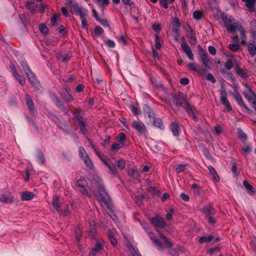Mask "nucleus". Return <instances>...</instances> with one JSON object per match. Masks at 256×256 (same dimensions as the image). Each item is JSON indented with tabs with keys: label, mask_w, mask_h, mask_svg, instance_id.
<instances>
[{
	"label": "nucleus",
	"mask_w": 256,
	"mask_h": 256,
	"mask_svg": "<svg viewBox=\"0 0 256 256\" xmlns=\"http://www.w3.org/2000/svg\"><path fill=\"white\" fill-rule=\"evenodd\" d=\"M159 235L160 238L162 240L164 244H162L160 241L157 239L156 236L154 235L153 233L150 232H149L150 238L153 241V242L158 250H162L164 248H170L172 247V242L170 241L166 236L161 233H160Z\"/></svg>",
	"instance_id": "f257e3e1"
},
{
	"label": "nucleus",
	"mask_w": 256,
	"mask_h": 256,
	"mask_svg": "<svg viewBox=\"0 0 256 256\" xmlns=\"http://www.w3.org/2000/svg\"><path fill=\"white\" fill-rule=\"evenodd\" d=\"M66 4L70 10V11L72 14H74L80 16L82 15H88V10L82 6H80L76 2L73 0H69L67 2Z\"/></svg>",
	"instance_id": "f03ea898"
},
{
	"label": "nucleus",
	"mask_w": 256,
	"mask_h": 256,
	"mask_svg": "<svg viewBox=\"0 0 256 256\" xmlns=\"http://www.w3.org/2000/svg\"><path fill=\"white\" fill-rule=\"evenodd\" d=\"M176 104L178 106H182L187 112L188 114H190V112L193 114V110L190 106V104L185 98L184 94L182 92H179L176 98Z\"/></svg>",
	"instance_id": "7ed1b4c3"
},
{
	"label": "nucleus",
	"mask_w": 256,
	"mask_h": 256,
	"mask_svg": "<svg viewBox=\"0 0 256 256\" xmlns=\"http://www.w3.org/2000/svg\"><path fill=\"white\" fill-rule=\"evenodd\" d=\"M100 197L98 200L102 207L109 208V204L110 202V198L104 188L102 186H98Z\"/></svg>",
	"instance_id": "20e7f679"
},
{
	"label": "nucleus",
	"mask_w": 256,
	"mask_h": 256,
	"mask_svg": "<svg viewBox=\"0 0 256 256\" xmlns=\"http://www.w3.org/2000/svg\"><path fill=\"white\" fill-rule=\"evenodd\" d=\"M220 100L222 105H224L227 109L228 111L230 112L232 110V107L228 100V94L224 86H220Z\"/></svg>",
	"instance_id": "39448f33"
},
{
	"label": "nucleus",
	"mask_w": 256,
	"mask_h": 256,
	"mask_svg": "<svg viewBox=\"0 0 256 256\" xmlns=\"http://www.w3.org/2000/svg\"><path fill=\"white\" fill-rule=\"evenodd\" d=\"M132 125L133 128L138 132L139 135L144 136L146 134V128L142 122L134 120Z\"/></svg>",
	"instance_id": "423d86ee"
},
{
	"label": "nucleus",
	"mask_w": 256,
	"mask_h": 256,
	"mask_svg": "<svg viewBox=\"0 0 256 256\" xmlns=\"http://www.w3.org/2000/svg\"><path fill=\"white\" fill-rule=\"evenodd\" d=\"M244 86L246 88V90L242 92V94L248 102H250L256 99V94L252 88L246 84H244Z\"/></svg>",
	"instance_id": "0eeeda50"
},
{
	"label": "nucleus",
	"mask_w": 256,
	"mask_h": 256,
	"mask_svg": "<svg viewBox=\"0 0 256 256\" xmlns=\"http://www.w3.org/2000/svg\"><path fill=\"white\" fill-rule=\"evenodd\" d=\"M150 222L156 228H164L166 226L163 218L159 216L151 218Z\"/></svg>",
	"instance_id": "6e6552de"
},
{
	"label": "nucleus",
	"mask_w": 256,
	"mask_h": 256,
	"mask_svg": "<svg viewBox=\"0 0 256 256\" xmlns=\"http://www.w3.org/2000/svg\"><path fill=\"white\" fill-rule=\"evenodd\" d=\"M181 47L182 48L184 52L186 54L190 60H194V55L191 50V49L189 46L187 42H186L184 38L182 39Z\"/></svg>",
	"instance_id": "1a4fd4ad"
},
{
	"label": "nucleus",
	"mask_w": 256,
	"mask_h": 256,
	"mask_svg": "<svg viewBox=\"0 0 256 256\" xmlns=\"http://www.w3.org/2000/svg\"><path fill=\"white\" fill-rule=\"evenodd\" d=\"M103 248V242L98 240L94 246L90 251L89 256H95L96 254L100 252Z\"/></svg>",
	"instance_id": "9d476101"
},
{
	"label": "nucleus",
	"mask_w": 256,
	"mask_h": 256,
	"mask_svg": "<svg viewBox=\"0 0 256 256\" xmlns=\"http://www.w3.org/2000/svg\"><path fill=\"white\" fill-rule=\"evenodd\" d=\"M25 100L29 110L33 114H36L37 112L35 109L34 102L30 96L26 94L25 95Z\"/></svg>",
	"instance_id": "9b49d317"
},
{
	"label": "nucleus",
	"mask_w": 256,
	"mask_h": 256,
	"mask_svg": "<svg viewBox=\"0 0 256 256\" xmlns=\"http://www.w3.org/2000/svg\"><path fill=\"white\" fill-rule=\"evenodd\" d=\"M102 161L104 164L110 170L109 172L110 174L114 176H118V170L113 162H110L109 163L104 160H102Z\"/></svg>",
	"instance_id": "f8f14e48"
},
{
	"label": "nucleus",
	"mask_w": 256,
	"mask_h": 256,
	"mask_svg": "<svg viewBox=\"0 0 256 256\" xmlns=\"http://www.w3.org/2000/svg\"><path fill=\"white\" fill-rule=\"evenodd\" d=\"M0 201L6 204H12L14 202V198L10 194H3L0 195Z\"/></svg>",
	"instance_id": "ddd939ff"
},
{
	"label": "nucleus",
	"mask_w": 256,
	"mask_h": 256,
	"mask_svg": "<svg viewBox=\"0 0 256 256\" xmlns=\"http://www.w3.org/2000/svg\"><path fill=\"white\" fill-rule=\"evenodd\" d=\"M233 96L234 98L240 106H243L248 110H250L244 102L240 94L238 92H235Z\"/></svg>",
	"instance_id": "4468645a"
},
{
	"label": "nucleus",
	"mask_w": 256,
	"mask_h": 256,
	"mask_svg": "<svg viewBox=\"0 0 256 256\" xmlns=\"http://www.w3.org/2000/svg\"><path fill=\"white\" fill-rule=\"evenodd\" d=\"M202 212L206 216L215 214V210L211 204H208L204 206Z\"/></svg>",
	"instance_id": "2eb2a0df"
},
{
	"label": "nucleus",
	"mask_w": 256,
	"mask_h": 256,
	"mask_svg": "<svg viewBox=\"0 0 256 256\" xmlns=\"http://www.w3.org/2000/svg\"><path fill=\"white\" fill-rule=\"evenodd\" d=\"M170 128L174 136H178L179 134L180 128L178 121H174L172 122L170 125Z\"/></svg>",
	"instance_id": "dca6fc26"
},
{
	"label": "nucleus",
	"mask_w": 256,
	"mask_h": 256,
	"mask_svg": "<svg viewBox=\"0 0 256 256\" xmlns=\"http://www.w3.org/2000/svg\"><path fill=\"white\" fill-rule=\"evenodd\" d=\"M61 96L62 98L66 102H70L74 100V98L70 94V93L68 92L67 89L64 88L62 90L61 92Z\"/></svg>",
	"instance_id": "f3484780"
},
{
	"label": "nucleus",
	"mask_w": 256,
	"mask_h": 256,
	"mask_svg": "<svg viewBox=\"0 0 256 256\" xmlns=\"http://www.w3.org/2000/svg\"><path fill=\"white\" fill-rule=\"evenodd\" d=\"M245 2L246 6L248 9L249 12H254L255 10L254 4L256 0H242Z\"/></svg>",
	"instance_id": "a211bd4d"
},
{
	"label": "nucleus",
	"mask_w": 256,
	"mask_h": 256,
	"mask_svg": "<svg viewBox=\"0 0 256 256\" xmlns=\"http://www.w3.org/2000/svg\"><path fill=\"white\" fill-rule=\"evenodd\" d=\"M64 204H60V200L57 196H54L53 197L52 204L53 208L56 210L58 212L60 210V208H62Z\"/></svg>",
	"instance_id": "6ab92c4d"
},
{
	"label": "nucleus",
	"mask_w": 256,
	"mask_h": 256,
	"mask_svg": "<svg viewBox=\"0 0 256 256\" xmlns=\"http://www.w3.org/2000/svg\"><path fill=\"white\" fill-rule=\"evenodd\" d=\"M80 111L78 110H76L74 112V116L75 117L79 126L86 124V122L84 121L83 117L80 115Z\"/></svg>",
	"instance_id": "aec40b11"
},
{
	"label": "nucleus",
	"mask_w": 256,
	"mask_h": 256,
	"mask_svg": "<svg viewBox=\"0 0 256 256\" xmlns=\"http://www.w3.org/2000/svg\"><path fill=\"white\" fill-rule=\"evenodd\" d=\"M28 75H26L30 83L35 87H37L38 85V82L34 74L31 72L28 74Z\"/></svg>",
	"instance_id": "412c9836"
},
{
	"label": "nucleus",
	"mask_w": 256,
	"mask_h": 256,
	"mask_svg": "<svg viewBox=\"0 0 256 256\" xmlns=\"http://www.w3.org/2000/svg\"><path fill=\"white\" fill-rule=\"evenodd\" d=\"M34 197V194L32 192L26 191L21 194V199L22 200H30Z\"/></svg>",
	"instance_id": "4be33fe9"
},
{
	"label": "nucleus",
	"mask_w": 256,
	"mask_h": 256,
	"mask_svg": "<svg viewBox=\"0 0 256 256\" xmlns=\"http://www.w3.org/2000/svg\"><path fill=\"white\" fill-rule=\"evenodd\" d=\"M200 57L204 66L208 68H210V66L209 64V59L208 58V54L204 52L203 53L202 52L200 54Z\"/></svg>",
	"instance_id": "5701e85b"
},
{
	"label": "nucleus",
	"mask_w": 256,
	"mask_h": 256,
	"mask_svg": "<svg viewBox=\"0 0 256 256\" xmlns=\"http://www.w3.org/2000/svg\"><path fill=\"white\" fill-rule=\"evenodd\" d=\"M222 19L224 24V26L226 28L235 22L234 19L232 18L230 16H222Z\"/></svg>",
	"instance_id": "b1692460"
},
{
	"label": "nucleus",
	"mask_w": 256,
	"mask_h": 256,
	"mask_svg": "<svg viewBox=\"0 0 256 256\" xmlns=\"http://www.w3.org/2000/svg\"><path fill=\"white\" fill-rule=\"evenodd\" d=\"M243 185L246 188L248 192L250 194H252L255 192V188L252 184H249L248 181L244 180L243 182Z\"/></svg>",
	"instance_id": "393cba45"
},
{
	"label": "nucleus",
	"mask_w": 256,
	"mask_h": 256,
	"mask_svg": "<svg viewBox=\"0 0 256 256\" xmlns=\"http://www.w3.org/2000/svg\"><path fill=\"white\" fill-rule=\"evenodd\" d=\"M236 74L243 79H246L248 78V73L242 68L238 66L236 70Z\"/></svg>",
	"instance_id": "a878e982"
},
{
	"label": "nucleus",
	"mask_w": 256,
	"mask_h": 256,
	"mask_svg": "<svg viewBox=\"0 0 256 256\" xmlns=\"http://www.w3.org/2000/svg\"><path fill=\"white\" fill-rule=\"evenodd\" d=\"M56 58L58 60L65 62L69 60L70 56L68 54H63L62 52H59L56 54Z\"/></svg>",
	"instance_id": "bb28decb"
},
{
	"label": "nucleus",
	"mask_w": 256,
	"mask_h": 256,
	"mask_svg": "<svg viewBox=\"0 0 256 256\" xmlns=\"http://www.w3.org/2000/svg\"><path fill=\"white\" fill-rule=\"evenodd\" d=\"M239 26L237 23L235 22L232 24L230 25L226 28L227 31L230 34H233L236 32V30H238Z\"/></svg>",
	"instance_id": "cd10ccee"
},
{
	"label": "nucleus",
	"mask_w": 256,
	"mask_h": 256,
	"mask_svg": "<svg viewBox=\"0 0 256 256\" xmlns=\"http://www.w3.org/2000/svg\"><path fill=\"white\" fill-rule=\"evenodd\" d=\"M20 65L22 68L23 70L25 72L26 75H29L28 74L32 72V70L26 61H22L20 62Z\"/></svg>",
	"instance_id": "c85d7f7f"
},
{
	"label": "nucleus",
	"mask_w": 256,
	"mask_h": 256,
	"mask_svg": "<svg viewBox=\"0 0 256 256\" xmlns=\"http://www.w3.org/2000/svg\"><path fill=\"white\" fill-rule=\"evenodd\" d=\"M56 104L60 108L62 111L64 112L66 114L67 112V110L65 108L64 105L60 101V99L56 96H55Z\"/></svg>",
	"instance_id": "c756f323"
},
{
	"label": "nucleus",
	"mask_w": 256,
	"mask_h": 256,
	"mask_svg": "<svg viewBox=\"0 0 256 256\" xmlns=\"http://www.w3.org/2000/svg\"><path fill=\"white\" fill-rule=\"evenodd\" d=\"M248 50L252 56H253L256 54V46L253 43H250L248 45Z\"/></svg>",
	"instance_id": "7c9ffc66"
},
{
	"label": "nucleus",
	"mask_w": 256,
	"mask_h": 256,
	"mask_svg": "<svg viewBox=\"0 0 256 256\" xmlns=\"http://www.w3.org/2000/svg\"><path fill=\"white\" fill-rule=\"evenodd\" d=\"M26 8L32 12H34L38 8V5L34 2H28Z\"/></svg>",
	"instance_id": "2f4dec72"
},
{
	"label": "nucleus",
	"mask_w": 256,
	"mask_h": 256,
	"mask_svg": "<svg viewBox=\"0 0 256 256\" xmlns=\"http://www.w3.org/2000/svg\"><path fill=\"white\" fill-rule=\"evenodd\" d=\"M84 163L86 165V166L90 170H92L94 168V166L90 158L88 156H84V158L83 159Z\"/></svg>",
	"instance_id": "473e14b6"
},
{
	"label": "nucleus",
	"mask_w": 256,
	"mask_h": 256,
	"mask_svg": "<svg viewBox=\"0 0 256 256\" xmlns=\"http://www.w3.org/2000/svg\"><path fill=\"white\" fill-rule=\"evenodd\" d=\"M154 125L160 129L164 130V126L162 120L160 118H156L153 122Z\"/></svg>",
	"instance_id": "72a5a7b5"
},
{
	"label": "nucleus",
	"mask_w": 256,
	"mask_h": 256,
	"mask_svg": "<svg viewBox=\"0 0 256 256\" xmlns=\"http://www.w3.org/2000/svg\"><path fill=\"white\" fill-rule=\"evenodd\" d=\"M58 212L64 216H68L70 213L68 210V206L66 204H63L62 208H60Z\"/></svg>",
	"instance_id": "f704fd0d"
},
{
	"label": "nucleus",
	"mask_w": 256,
	"mask_h": 256,
	"mask_svg": "<svg viewBox=\"0 0 256 256\" xmlns=\"http://www.w3.org/2000/svg\"><path fill=\"white\" fill-rule=\"evenodd\" d=\"M114 165L117 166L120 170H124L126 167V162L124 159H120L114 162Z\"/></svg>",
	"instance_id": "c9c22d12"
},
{
	"label": "nucleus",
	"mask_w": 256,
	"mask_h": 256,
	"mask_svg": "<svg viewBox=\"0 0 256 256\" xmlns=\"http://www.w3.org/2000/svg\"><path fill=\"white\" fill-rule=\"evenodd\" d=\"M128 175L134 178H138L139 176V172L134 168H131L128 172Z\"/></svg>",
	"instance_id": "e433bc0d"
},
{
	"label": "nucleus",
	"mask_w": 256,
	"mask_h": 256,
	"mask_svg": "<svg viewBox=\"0 0 256 256\" xmlns=\"http://www.w3.org/2000/svg\"><path fill=\"white\" fill-rule=\"evenodd\" d=\"M144 113L147 114L148 116L150 118H154V114L152 110L148 106H145V108H144Z\"/></svg>",
	"instance_id": "4c0bfd02"
},
{
	"label": "nucleus",
	"mask_w": 256,
	"mask_h": 256,
	"mask_svg": "<svg viewBox=\"0 0 256 256\" xmlns=\"http://www.w3.org/2000/svg\"><path fill=\"white\" fill-rule=\"evenodd\" d=\"M14 76L15 78L19 82V83L21 86H23L25 84L26 80L23 76L18 74V73L14 74Z\"/></svg>",
	"instance_id": "58836bf2"
},
{
	"label": "nucleus",
	"mask_w": 256,
	"mask_h": 256,
	"mask_svg": "<svg viewBox=\"0 0 256 256\" xmlns=\"http://www.w3.org/2000/svg\"><path fill=\"white\" fill-rule=\"evenodd\" d=\"M214 238V236L212 235H210L208 236H202L199 239V242L203 244L205 242H210Z\"/></svg>",
	"instance_id": "ea45409f"
},
{
	"label": "nucleus",
	"mask_w": 256,
	"mask_h": 256,
	"mask_svg": "<svg viewBox=\"0 0 256 256\" xmlns=\"http://www.w3.org/2000/svg\"><path fill=\"white\" fill-rule=\"evenodd\" d=\"M188 67L189 70L196 72H198V69L200 68V66L196 64V63H190L188 65Z\"/></svg>",
	"instance_id": "a19ab883"
},
{
	"label": "nucleus",
	"mask_w": 256,
	"mask_h": 256,
	"mask_svg": "<svg viewBox=\"0 0 256 256\" xmlns=\"http://www.w3.org/2000/svg\"><path fill=\"white\" fill-rule=\"evenodd\" d=\"M36 156L38 158L41 162V163L44 164L46 161L44 154L40 150H38L36 152Z\"/></svg>",
	"instance_id": "79ce46f5"
},
{
	"label": "nucleus",
	"mask_w": 256,
	"mask_h": 256,
	"mask_svg": "<svg viewBox=\"0 0 256 256\" xmlns=\"http://www.w3.org/2000/svg\"><path fill=\"white\" fill-rule=\"evenodd\" d=\"M228 48L232 52H238L240 48V44H232L228 46Z\"/></svg>",
	"instance_id": "37998d69"
},
{
	"label": "nucleus",
	"mask_w": 256,
	"mask_h": 256,
	"mask_svg": "<svg viewBox=\"0 0 256 256\" xmlns=\"http://www.w3.org/2000/svg\"><path fill=\"white\" fill-rule=\"evenodd\" d=\"M104 32L103 29L100 26H97L94 30V34L95 36H98L102 34Z\"/></svg>",
	"instance_id": "c03bdc74"
},
{
	"label": "nucleus",
	"mask_w": 256,
	"mask_h": 256,
	"mask_svg": "<svg viewBox=\"0 0 256 256\" xmlns=\"http://www.w3.org/2000/svg\"><path fill=\"white\" fill-rule=\"evenodd\" d=\"M192 188L194 190V192L197 196H200V187L196 184H194L192 186Z\"/></svg>",
	"instance_id": "a18cd8bd"
},
{
	"label": "nucleus",
	"mask_w": 256,
	"mask_h": 256,
	"mask_svg": "<svg viewBox=\"0 0 256 256\" xmlns=\"http://www.w3.org/2000/svg\"><path fill=\"white\" fill-rule=\"evenodd\" d=\"M238 138L242 141H246L247 140L246 134L242 130H238Z\"/></svg>",
	"instance_id": "49530a36"
},
{
	"label": "nucleus",
	"mask_w": 256,
	"mask_h": 256,
	"mask_svg": "<svg viewBox=\"0 0 256 256\" xmlns=\"http://www.w3.org/2000/svg\"><path fill=\"white\" fill-rule=\"evenodd\" d=\"M210 69V68H208L204 66L203 68L200 67L198 70V73L202 76H204L206 75L207 72Z\"/></svg>",
	"instance_id": "de8ad7c7"
},
{
	"label": "nucleus",
	"mask_w": 256,
	"mask_h": 256,
	"mask_svg": "<svg viewBox=\"0 0 256 256\" xmlns=\"http://www.w3.org/2000/svg\"><path fill=\"white\" fill-rule=\"evenodd\" d=\"M202 14L200 10H195L193 12V17L195 20H200L202 17Z\"/></svg>",
	"instance_id": "09e8293b"
},
{
	"label": "nucleus",
	"mask_w": 256,
	"mask_h": 256,
	"mask_svg": "<svg viewBox=\"0 0 256 256\" xmlns=\"http://www.w3.org/2000/svg\"><path fill=\"white\" fill-rule=\"evenodd\" d=\"M39 30L43 34H46L48 32V28L47 26L44 24H41L39 26Z\"/></svg>",
	"instance_id": "8fccbe9b"
},
{
	"label": "nucleus",
	"mask_w": 256,
	"mask_h": 256,
	"mask_svg": "<svg viewBox=\"0 0 256 256\" xmlns=\"http://www.w3.org/2000/svg\"><path fill=\"white\" fill-rule=\"evenodd\" d=\"M79 156L81 158L84 159V156H88L86 154L85 150L82 146H80L79 147Z\"/></svg>",
	"instance_id": "3c124183"
},
{
	"label": "nucleus",
	"mask_w": 256,
	"mask_h": 256,
	"mask_svg": "<svg viewBox=\"0 0 256 256\" xmlns=\"http://www.w3.org/2000/svg\"><path fill=\"white\" fill-rule=\"evenodd\" d=\"M109 239L113 246H116L117 244V240L113 236L112 232H108Z\"/></svg>",
	"instance_id": "603ef678"
},
{
	"label": "nucleus",
	"mask_w": 256,
	"mask_h": 256,
	"mask_svg": "<svg viewBox=\"0 0 256 256\" xmlns=\"http://www.w3.org/2000/svg\"><path fill=\"white\" fill-rule=\"evenodd\" d=\"M104 44L110 48H114L116 46L115 42L110 40L107 39L104 40Z\"/></svg>",
	"instance_id": "864d4df0"
},
{
	"label": "nucleus",
	"mask_w": 256,
	"mask_h": 256,
	"mask_svg": "<svg viewBox=\"0 0 256 256\" xmlns=\"http://www.w3.org/2000/svg\"><path fill=\"white\" fill-rule=\"evenodd\" d=\"M130 108L134 115H138L140 113V108L134 106H130Z\"/></svg>",
	"instance_id": "5fc2aeb1"
},
{
	"label": "nucleus",
	"mask_w": 256,
	"mask_h": 256,
	"mask_svg": "<svg viewBox=\"0 0 256 256\" xmlns=\"http://www.w3.org/2000/svg\"><path fill=\"white\" fill-rule=\"evenodd\" d=\"M58 16V15L56 13H54L52 14V16L50 18V24L52 26H54L56 25V23Z\"/></svg>",
	"instance_id": "6e6d98bb"
},
{
	"label": "nucleus",
	"mask_w": 256,
	"mask_h": 256,
	"mask_svg": "<svg viewBox=\"0 0 256 256\" xmlns=\"http://www.w3.org/2000/svg\"><path fill=\"white\" fill-rule=\"evenodd\" d=\"M76 185L78 187L80 188H84V187L86 186V184L84 180L80 179L78 180L76 183Z\"/></svg>",
	"instance_id": "4d7b16f0"
},
{
	"label": "nucleus",
	"mask_w": 256,
	"mask_h": 256,
	"mask_svg": "<svg viewBox=\"0 0 256 256\" xmlns=\"http://www.w3.org/2000/svg\"><path fill=\"white\" fill-rule=\"evenodd\" d=\"M186 166V165H185V164H178L176 168V172L177 173H180L181 172L184 170Z\"/></svg>",
	"instance_id": "13d9d810"
},
{
	"label": "nucleus",
	"mask_w": 256,
	"mask_h": 256,
	"mask_svg": "<svg viewBox=\"0 0 256 256\" xmlns=\"http://www.w3.org/2000/svg\"><path fill=\"white\" fill-rule=\"evenodd\" d=\"M206 79L209 81H210L212 84L216 82V80L212 74H208L206 76Z\"/></svg>",
	"instance_id": "bf43d9fd"
},
{
	"label": "nucleus",
	"mask_w": 256,
	"mask_h": 256,
	"mask_svg": "<svg viewBox=\"0 0 256 256\" xmlns=\"http://www.w3.org/2000/svg\"><path fill=\"white\" fill-rule=\"evenodd\" d=\"M144 197L143 196H136V202L138 206L142 204Z\"/></svg>",
	"instance_id": "052dcab7"
},
{
	"label": "nucleus",
	"mask_w": 256,
	"mask_h": 256,
	"mask_svg": "<svg viewBox=\"0 0 256 256\" xmlns=\"http://www.w3.org/2000/svg\"><path fill=\"white\" fill-rule=\"evenodd\" d=\"M88 15H82L80 17V18L82 20V28H86V17Z\"/></svg>",
	"instance_id": "680f3d73"
},
{
	"label": "nucleus",
	"mask_w": 256,
	"mask_h": 256,
	"mask_svg": "<svg viewBox=\"0 0 256 256\" xmlns=\"http://www.w3.org/2000/svg\"><path fill=\"white\" fill-rule=\"evenodd\" d=\"M224 66L226 70H230L234 66V64L231 60H228L225 64Z\"/></svg>",
	"instance_id": "e2e57ef3"
},
{
	"label": "nucleus",
	"mask_w": 256,
	"mask_h": 256,
	"mask_svg": "<svg viewBox=\"0 0 256 256\" xmlns=\"http://www.w3.org/2000/svg\"><path fill=\"white\" fill-rule=\"evenodd\" d=\"M251 149L252 148L250 146L248 145L245 146L242 148V154H246L251 151Z\"/></svg>",
	"instance_id": "0e129e2a"
},
{
	"label": "nucleus",
	"mask_w": 256,
	"mask_h": 256,
	"mask_svg": "<svg viewBox=\"0 0 256 256\" xmlns=\"http://www.w3.org/2000/svg\"><path fill=\"white\" fill-rule=\"evenodd\" d=\"M118 138L120 142H124L126 138V134L122 132H120L118 134Z\"/></svg>",
	"instance_id": "69168bd1"
},
{
	"label": "nucleus",
	"mask_w": 256,
	"mask_h": 256,
	"mask_svg": "<svg viewBox=\"0 0 256 256\" xmlns=\"http://www.w3.org/2000/svg\"><path fill=\"white\" fill-rule=\"evenodd\" d=\"M98 22L102 25L104 26L110 27V25L108 23V22L106 19L100 18L99 20H98Z\"/></svg>",
	"instance_id": "338daca9"
},
{
	"label": "nucleus",
	"mask_w": 256,
	"mask_h": 256,
	"mask_svg": "<svg viewBox=\"0 0 256 256\" xmlns=\"http://www.w3.org/2000/svg\"><path fill=\"white\" fill-rule=\"evenodd\" d=\"M220 248L218 246H216L213 248H211L209 250L208 252L210 254H212L220 250Z\"/></svg>",
	"instance_id": "774afa93"
}]
</instances>
